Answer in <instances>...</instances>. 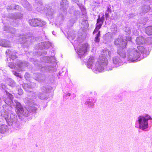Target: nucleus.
<instances>
[{
    "mask_svg": "<svg viewBox=\"0 0 152 152\" xmlns=\"http://www.w3.org/2000/svg\"><path fill=\"white\" fill-rule=\"evenodd\" d=\"M13 96H5L4 97V101L8 105L3 106V109L1 111V116L4 118L8 124L12 126L16 129H18V124L17 123V117L15 114L12 113V108L13 106L15 107L13 102Z\"/></svg>",
    "mask_w": 152,
    "mask_h": 152,
    "instance_id": "nucleus-1",
    "label": "nucleus"
},
{
    "mask_svg": "<svg viewBox=\"0 0 152 152\" xmlns=\"http://www.w3.org/2000/svg\"><path fill=\"white\" fill-rule=\"evenodd\" d=\"M150 120L152 123V118L148 115H146L145 116H140L138 118V119L136 121L139 124V128L142 130H145L148 128V121Z\"/></svg>",
    "mask_w": 152,
    "mask_h": 152,
    "instance_id": "nucleus-2",
    "label": "nucleus"
},
{
    "mask_svg": "<svg viewBox=\"0 0 152 152\" xmlns=\"http://www.w3.org/2000/svg\"><path fill=\"white\" fill-rule=\"evenodd\" d=\"M15 104V106L17 109V111H18L19 114L25 117H27L29 115V111H28L27 107H26L24 108L23 107L20 103L17 100L14 101Z\"/></svg>",
    "mask_w": 152,
    "mask_h": 152,
    "instance_id": "nucleus-3",
    "label": "nucleus"
},
{
    "mask_svg": "<svg viewBox=\"0 0 152 152\" xmlns=\"http://www.w3.org/2000/svg\"><path fill=\"white\" fill-rule=\"evenodd\" d=\"M114 44L118 46L120 49H123L126 48L127 42L121 37H118L114 42Z\"/></svg>",
    "mask_w": 152,
    "mask_h": 152,
    "instance_id": "nucleus-4",
    "label": "nucleus"
},
{
    "mask_svg": "<svg viewBox=\"0 0 152 152\" xmlns=\"http://www.w3.org/2000/svg\"><path fill=\"white\" fill-rule=\"evenodd\" d=\"M29 23L33 26H42L44 25V22L40 20L34 18L29 20Z\"/></svg>",
    "mask_w": 152,
    "mask_h": 152,
    "instance_id": "nucleus-5",
    "label": "nucleus"
},
{
    "mask_svg": "<svg viewBox=\"0 0 152 152\" xmlns=\"http://www.w3.org/2000/svg\"><path fill=\"white\" fill-rule=\"evenodd\" d=\"M96 101V99L94 98L89 97L87 99L86 101L85 102V104L87 105L88 107L90 108H93L94 105V103Z\"/></svg>",
    "mask_w": 152,
    "mask_h": 152,
    "instance_id": "nucleus-6",
    "label": "nucleus"
},
{
    "mask_svg": "<svg viewBox=\"0 0 152 152\" xmlns=\"http://www.w3.org/2000/svg\"><path fill=\"white\" fill-rule=\"evenodd\" d=\"M136 42L138 45L143 44L145 43V40L143 37H139L137 38L136 40Z\"/></svg>",
    "mask_w": 152,
    "mask_h": 152,
    "instance_id": "nucleus-7",
    "label": "nucleus"
},
{
    "mask_svg": "<svg viewBox=\"0 0 152 152\" xmlns=\"http://www.w3.org/2000/svg\"><path fill=\"white\" fill-rule=\"evenodd\" d=\"M141 54L136 50L134 53V62L140 60Z\"/></svg>",
    "mask_w": 152,
    "mask_h": 152,
    "instance_id": "nucleus-8",
    "label": "nucleus"
},
{
    "mask_svg": "<svg viewBox=\"0 0 152 152\" xmlns=\"http://www.w3.org/2000/svg\"><path fill=\"white\" fill-rule=\"evenodd\" d=\"M8 130L7 126L5 124L1 125L0 126V131L1 133L7 132Z\"/></svg>",
    "mask_w": 152,
    "mask_h": 152,
    "instance_id": "nucleus-9",
    "label": "nucleus"
},
{
    "mask_svg": "<svg viewBox=\"0 0 152 152\" xmlns=\"http://www.w3.org/2000/svg\"><path fill=\"white\" fill-rule=\"evenodd\" d=\"M137 51L140 53L141 54H143L146 52L145 48L142 46H137Z\"/></svg>",
    "mask_w": 152,
    "mask_h": 152,
    "instance_id": "nucleus-10",
    "label": "nucleus"
},
{
    "mask_svg": "<svg viewBox=\"0 0 152 152\" xmlns=\"http://www.w3.org/2000/svg\"><path fill=\"white\" fill-rule=\"evenodd\" d=\"M145 32L149 35H152V26H150L147 27L145 29Z\"/></svg>",
    "mask_w": 152,
    "mask_h": 152,
    "instance_id": "nucleus-11",
    "label": "nucleus"
},
{
    "mask_svg": "<svg viewBox=\"0 0 152 152\" xmlns=\"http://www.w3.org/2000/svg\"><path fill=\"white\" fill-rule=\"evenodd\" d=\"M27 107L29 113L35 112L37 110V108L34 106L29 105Z\"/></svg>",
    "mask_w": 152,
    "mask_h": 152,
    "instance_id": "nucleus-12",
    "label": "nucleus"
},
{
    "mask_svg": "<svg viewBox=\"0 0 152 152\" xmlns=\"http://www.w3.org/2000/svg\"><path fill=\"white\" fill-rule=\"evenodd\" d=\"M100 36V31H99L98 34L96 35L94 41L96 42H99L100 41V38H99Z\"/></svg>",
    "mask_w": 152,
    "mask_h": 152,
    "instance_id": "nucleus-13",
    "label": "nucleus"
},
{
    "mask_svg": "<svg viewBox=\"0 0 152 152\" xmlns=\"http://www.w3.org/2000/svg\"><path fill=\"white\" fill-rule=\"evenodd\" d=\"M25 102L27 103V104H34V102H33L32 100L29 98H28L27 99V101L26 100V99L24 100Z\"/></svg>",
    "mask_w": 152,
    "mask_h": 152,
    "instance_id": "nucleus-14",
    "label": "nucleus"
},
{
    "mask_svg": "<svg viewBox=\"0 0 152 152\" xmlns=\"http://www.w3.org/2000/svg\"><path fill=\"white\" fill-rule=\"evenodd\" d=\"M82 48L83 51L84 52V53H86L87 51L88 47L87 45L86 44L83 45Z\"/></svg>",
    "mask_w": 152,
    "mask_h": 152,
    "instance_id": "nucleus-15",
    "label": "nucleus"
},
{
    "mask_svg": "<svg viewBox=\"0 0 152 152\" xmlns=\"http://www.w3.org/2000/svg\"><path fill=\"white\" fill-rule=\"evenodd\" d=\"M38 98L40 99L46 100L48 99L47 96H39Z\"/></svg>",
    "mask_w": 152,
    "mask_h": 152,
    "instance_id": "nucleus-16",
    "label": "nucleus"
},
{
    "mask_svg": "<svg viewBox=\"0 0 152 152\" xmlns=\"http://www.w3.org/2000/svg\"><path fill=\"white\" fill-rule=\"evenodd\" d=\"M103 24V23H98V24H97V23L95 28L98 30L99 29L101 28Z\"/></svg>",
    "mask_w": 152,
    "mask_h": 152,
    "instance_id": "nucleus-17",
    "label": "nucleus"
},
{
    "mask_svg": "<svg viewBox=\"0 0 152 152\" xmlns=\"http://www.w3.org/2000/svg\"><path fill=\"white\" fill-rule=\"evenodd\" d=\"M14 74L15 76L19 77L20 78H22V77L20 75V74L17 72H14Z\"/></svg>",
    "mask_w": 152,
    "mask_h": 152,
    "instance_id": "nucleus-18",
    "label": "nucleus"
},
{
    "mask_svg": "<svg viewBox=\"0 0 152 152\" xmlns=\"http://www.w3.org/2000/svg\"><path fill=\"white\" fill-rule=\"evenodd\" d=\"M107 12L110 13H111L112 12V9L110 6L108 7H107Z\"/></svg>",
    "mask_w": 152,
    "mask_h": 152,
    "instance_id": "nucleus-19",
    "label": "nucleus"
},
{
    "mask_svg": "<svg viewBox=\"0 0 152 152\" xmlns=\"http://www.w3.org/2000/svg\"><path fill=\"white\" fill-rule=\"evenodd\" d=\"M102 23V21H101V20L100 19V16H98V18L97 20V24H98V23Z\"/></svg>",
    "mask_w": 152,
    "mask_h": 152,
    "instance_id": "nucleus-20",
    "label": "nucleus"
},
{
    "mask_svg": "<svg viewBox=\"0 0 152 152\" xmlns=\"http://www.w3.org/2000/svg\"><path fill=\"white\" fill-rule=\"evenodd\" d=\"M100 19L101 20V21H102V23H103V22L104 20V15H103L101 18H100Z\"/></svg>",
    "mask_w": 152,
    "mask_h": 152,
    "instance_id": "nucleus-21",
    "label": "nucleus"
},
{
    "mask_svg": "<svg viewBox=\"0 0 152 152\" xmlns=\"http://www.w3.org/2000/svg\"><path fill=\"white\" fill-rule=\"evenodd\" d=\"M99 30H98L97 29H96V28H95L94 30V31L93 32V34H94L96 33L97 32H98V31H98Z\"/></svg>",
    "mask_w": 152,
    "mask_h": 152,
    "instance_id": "nucleus-22",
    "label": "nucleus"
},
{
    "mask_svg": "<svg viewBox=\"0 0 152 152\" xmlns=\"http://www.w3.org/2000/svg\"><path fill=\"white\" fill-rule=\"evenodd\" d=\"M105 17L106 18H108V17H109V15L108 13H105Z\"/></svg>",
    "mask_w": 152,
    "mask_h": 152,
    "instance_id": "nucleus-23",
    "label": "nucleus"
}]
</instances>
